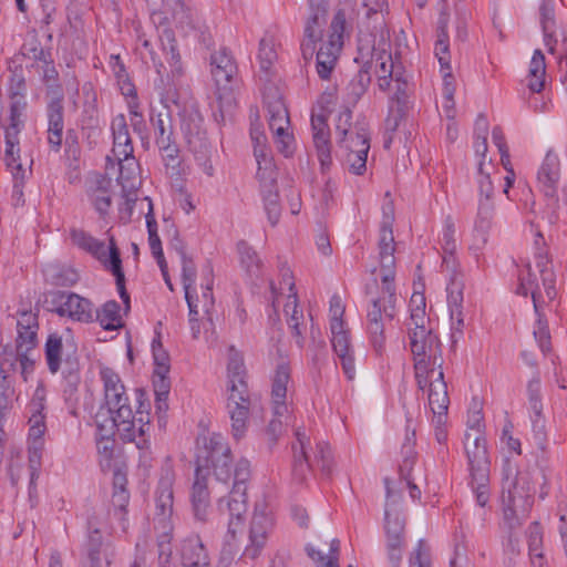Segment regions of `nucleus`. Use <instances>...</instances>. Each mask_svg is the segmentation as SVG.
<instances>
[{
    "label": "nucleus",
    "instance_id": "obj_1",
    "mask_svg": "<svg viewBox=\"0 0 567 567\" xmlns=\"http://www.w3.org/2000/svg\"><path fill=\"white\" fill-rule=\"evenodd\" d=\"M394 205L392 200L382 205V221L379 237V259L381 267V296L372 297L367 312V329L370 341L378 354L384 350V327L396 315L395 292V241L393 236Z\"/></svg>",
    "mask_w": 567,
    "mask_h": 567
},
{
    "label": "nucleus",
    "instance_id": "obj_2",
    "mask_svg": "<svg viewBox=\"0 0 567 567\" xmlns=\"http://www.w3.org/2000/svg\"><path fill=\"white\" fill-rule=\"evenodd\" d=\"M231 452L225 437L219 433H212L206 439L204 451L197 456L192 486L190 499L197 519H206L210 505L208 489L210 470L217 481L226 483L231 476Z\"/></svg>",
    "mask_w": 567,
    "mask_h": 567
},
{
    "label": "nucleus",
    "instance_id": "obj_3",
    "mask_svg": "<svg viewBox=\"0 0 567 567\" xmlns=\"http://www.w3.org/2000/svg\"><path fill=\"white\" fill-rule=\"evenodd\" d=\"M24 80L21 79L17 82L16 87H10V115L9 124L4 125V138H6V153L4 159L8 169L13 177V193L16 195H22V188L24 182L31 175V165L33 159L25 161L29 163V167L21 161L20 148H19V133L24 126V111L27 107V101L24 95Z\"/></svg>",
    "mask_w": 567,
    "mask_h": 567
},
{
    "label": "nucleus",
    "instance_id": "obj_4",
    "mask_svg": "<svg viewBox=\"0 0 567 567\" xmlns=\"http://www.w3.org/2000/svg\"><path fill=\"white\" fill-rule=\"evenodd\" d=\"M410 348L414 358V373L417 388L424 391L430 378L443 369L442 343L432 330L410 332Z\"/></svg>",
    "mask_w": 567,
    "mask_h": 567
},
{
    "label": "nucleus",
    "instance_id": "obj_5",
    "mask_svg": "<svg viewBox=\"0 0 567 567\" xmlns=\"http://www.w3.org/2000/svg\"><path fill=\"white\" fill-rule=\"evenodd\" d=\"M70 238L74 246L96 258L106 269L111 270L116 279V287L126 310L130 309V296L125 288V277L122 270L120 250L113 237H110L109 246L83 229L73 228Z\"/></svg>",
    "mask_w": 567,
    "mask_h": 567
},
{
    "label": "nucleus",
    "instance_id": "obj_6",
    "mask_svg": "<svg viewBox=\"0 0 567 567\" xmlns=\"http://www.w3.org/2000/svg\"><path fill=\"white\" fill-rule=\"evenodd\" d=\"M175 480L174 471L169 467L162 470L158 485L155 492V515L162 525L163 533L157 539V563L158 567H168L172 557V526L169 517L173 513V484Z\"/></svg>",
    "mask_w": 567,
    "mask_h": 567
},
{
    "label": "nucleus",
    "instance_id": "obj_7",
    "mask_svg": "<svg viewBox=\"0 0 567 567\" xmlns=\"http://www.w3.org/2000/svg\"><path fill=\"white\" fill-rule=\"evenodd\" d=\"M250 477V464L247 460L237 462L234 470V484L229 494L218 499L217 506L221 514L229 516L227 535L231 539L241 533L247 513V481Z\"/></svg>",
    "mask_w": 567,
    "mask_h": 567
},
{
    "label": "nucleus",
    "instance_id": "obj_8",
    "mask_svg": "<svg viewBox=\"0 0 567 567\" xmlns=\"http://www.w3.org/2000/svg\"><path fill=\"white\" fill-rule=\"evenodd\" d=\"M465 450L468 458L471 486L476 503L484 507L489 501V460L486 440L482 435L466 434Z\"/></svg>",
    "mask_w": 567,
    "mask_h": 567
},
{
    "label": "nucleus",
    "instance_id": "obj_9",
    "mask_svg": "<svg viewBox=\"0 0 567 567\" xmlns=\"http://www.w3.org/2000/svg\"><path fill=\"white\" fill-rule=\"evenodd\" d=\"M297 442L292 444V475L296 481L303 483L311 473L316 464L322 473L329 475L331 473L332 456L330 446L324 442H319L316 446L315 458L311 460L307 447L310 439L305 430L297 429L295 432Z\"/></svg>",
    "mask_w": 567,
    "mask_h": 567
},
{
    "label": "nucleus",
    "instance_id": "obj_10",
    "mask_svg": "<svg viewBox=\"0 0 567 567\" xmlns=\"http://www.w3.org/2000/svg\"><path fill=\"white\" fill-rule=\"evenodd\" d=\"M347 18L343 9L336 11L329 28L328 40L323 41L316 54V70L321 80H330L343 48Z\"/></svg>",
    "mask_w": 567,
    "mask_h": 567
},
{
    "label": "nucleus",
    "instance_id": "obj_11",
    "mask_svg": "<svg viewBox=\"0 0 567 567\" xmlns=\"http://www.w3.org/2000/svg\"><path fill=\"white\" fill-rule=\"evenodd\" d=\"M290 380V367L288 362L281 360L275 371L271 384V404L274 419L269 422L267 433L272 444L284 431V425L288 423V406L286 403L288 383Z\"/></svg>",
    "mask_w": 567,
    "mask_h": 567
},
{
    "label": "nucleus",
    "instance_id": "obj_12",
    "mask_svg": "<svg viewBox=\"0 0 567 567\" xmlns=\"http://www.w3.org/2000/svg\"><path fill=\"white\" fill-rule=\"evenodd\" d=\"M143 403L141 402L138 410L134 414L132 408L128 409L127 416H115L111 417L113 425L116 427L120 437L124 442L135 443L138 451L145 452V457L148 456V447H151L150 441V413L143 410Z\"/></svg>",
    "mask_w": 567,
    "mask_h": 567
},
{
    "label": "nucleus",
    "instance_id": "obj_13",
    "mask_svg": "<svg viewBox=\"0 0 567 567\" xmlns=\"http://www.w3.org/2000/svg\"><path fill=\"white\" fill-rule=\"evenodd\" d=\"M386 487L385 523L384 530L386 537V553L392 567H400L402 560V550L404 546L405 520L395 506H392L390 499L393 497L390 482L384 480Z\"/></svg>",
    "mask_w": 567,
    "mask_h": 567
},
{
    "label": "nucleus",
    "instance_id": "obj_14",
    "mask_svg": "<svg viewBox=\"0 0 567 567\" xmlns=\"http://www.w3.org/2000/svg\"><path fill=\"white\" fill-rule=\"evenodd\" d=\"M182 131L187 146L194 154L203 173L212 177L215 169L210 161V145L203 127V118L199 115L185 117L182 123Z\"/></svg>",
    "mask_w": 567,
    "mask_h": 567
},
{
    "label": "nucleus",
    "instance_id": "obj_15",
    "mask_svg": "<svg viewBox=\"0 0 567 567\" xmlns=\"http://www.w3.org/2000/svg\"><path fill=\"white\" fill-rule=\"evenodd\" d=\"M110 130L112 133V154L120 165V175L117 181L122 184L125 192V182L130 181V176L124 174L123 161L133 158L134 145L130 134L126 116L123 113L112 117Z\"/></svg>",
    "mask_w": 567,
    "mask_h": 567
},
{
    "label": "nucleus",
    "instance_id": "obj_16",
    "mask_svg": "<svg viewBox=\"0 0 567 567\" xmlns=\"http://www.w3.org/2000/svg\"><path fill=\"white\" fill-rule=\"evenodd\" d=\"M560 176V164L558 156L549 151L538 171L537 182L540 192L547 198V207L550 209L548 220L550 224L557 220L556 209L558 208L557 188Z\"/></svg>",
    "mask_w": 567,
    "mask_h": 567
},
{
    "label": "nucleus",
    "instance_id": "obj_17",
    "mask_svg": "<svg viewBox=\"0 0 567 567\" xmlns=\"http://www.w3.org/2000/svg\"><path fill=\"white\" fill-rule=\"evenodd\" d=\"M535 489L529 472H518L514 478L508 476L503 483L502 504L516 506L523 514L530 511L534 504Z\"/></svg>",
    "mask_w": 567,
    "mask_h": 567
},
{
    "label": "nucleus",
    "instance_id": "obj_18",
    "mask_svg": "<svg viewBox=\"0 0 567 567\" xmlns=\"http://www.w3.org/2000/svg\"><path fill=\"white\" fill-rule=\"evenodd\" d=\"M101 380L104 386V400L110 417L127 416L131 408L125 386L120 375L111 368H102L100 371Z\"/></svg>",
    "mask_w": 567,
    "mask_h": 567
},
{
    "label": "nucleus",
    "instance_id": "obj_19",
    "mask_svg": "<svg viewBox=\"0 0 567 567\" xmlns=\"http://www.w3.org/2000/svg\"><path fill=\"white\" fill-rule=\"evenodd\" d=\"M64 94L61 86L47 91L48 142L58 152L62 145L64 128Z\"/></svg>",
    "mask_w": 567,
    "mask_h": 567
},
{
    "label": "nucleus",
    "instance_id": "obj_20",
    "mask_svg": "<svg viewBox=\"0 0 567 567\" xmlns=\"http://www.w3.org/2000/svg\"><path fill=\"white\" fill-rule=\"evenodd\" d=\"M442 269L449 277L446 292L451 318L456 319L457 324L462 326L463 318L461 308L463 303L464 282L462 275L457 272V260L455 258V252L443 255Z\"/></svg>",
    "mask_w": 567,
    "mask_h": 567
},
{
    "label": "nucleus",
    "instance_id": "obj_21",
    "mask_svg": "<svg viewBox=\"0 0 567 567\" xmlns=\"http://www.w3.org/2000/svg\"><path fill=\"white\" fill-rule=\"evenodd\" d=\"M52 311L61 317H69L73 320L90 322L93 319L92 302L76 293L58 291L51 300Z\"/></svg>",
    "mask_w": 567,
    "mask_h": 567
},
{
    "label": "nucleus",
    "instance_id": "obj_22",
    "mask_svg": "<svg viewBox=\"0 0 567 567\" xmlns=\"http://www.w3.org/2000/svg\"><path fill=\"white\" fill-rule=\"evenodd\" d=\"M250 406L249 390L240 385L237 392H229L227 409L231 421V433L236 440L244 437L247 432Z\"/></svg>",
    "mask_w": 567,
    "mask_h": 567
},
{
    "label": "nucleus",
    "instance_id": "obj_23",
    "mask_svg": "<svg viewBox=\"0 0 567 567\" xmlns=\"http://www.w3.org/2000/svg\"><path fill=\"white\" fill-rule=\"evenodd\" d=\"M272 527V520L265 509L256 508L250 522L249 544L246 546L244 556L256 559L264 548L268 533Z\"/></svg>",
    "mask_w": 567,
    "mask_h": 567
},
{
    "label": "nucleus",
    "instance_id": "obj_24",
    "mask_svg": "<svg viewBox=\"0 0 567 567\" xmlns=\"http://www.w3.org/2000/svg\"><path fill=\"white\" fill-rule=\"evenodd\" d=\"M313 145L322 171H328L332 164L330 131L327 116L323 113L311 115Z\"/></svg>",
    "mask_w": 567,
    "mask_h": 567
},
{
    "label": "nucleus",
    "instance_id": "obj_25",
    "mask_svg": "<svg viewBox=\"0 0 567 567\" xmlns=\"http://www.w3.org/2000/svg\"><path fill=\"white\" fill-rule=\"evenodd\" d=\"M328 13L309 11L300 50L305 61H310L316 52V45L322 40L323 28L327 24Z\"/></svg>",
    "mask_w": 567,
    "mask_h": 567
},
{
    "label": "nucleus",
    "instance_id": "obj_26",
    "mask_svg": "<svg viewBox=\"0 0 567 567\" xmlns=\"http://www.w3.org/2000/svg\"><path fill=\"white\" fill-rule=\"evenodd\" d=\"M210 72L221 101L223 94L220 91H227V85L231 83L234 76L237 74V65L229 52L225 49H220L210 55Z\"/></svg>",
    "mask_w": 567,
    "mask_h": 567
},
{
    "label": "nucleus",
    "instance_id": "obj_27",
    "mask_svg": "<svg viewBox=\"0 0 567 567\" xmlns=\"http://www.w3.org/2000/svg\"><path fill=\"white\" fill-rule=\"evenodd\" d=\"M257 144L254 154L257 161V178L260 183L261 193L266 190L277 189L278 172L274 158L267 151L266 146L261 144L259 137H255Z\"/></svg>",
    "mask_w": 567,
    "mask_h": 567
},
{
    "label": "nucleus",
    "instance_id": "obj_28",
    "mask_svg": "<svg viewBox=\"0 0 567 567\" xmlns=\"http://www.w3.org/2000/svg\"><path fill=\"white\" fill-rule=\"evenodd\" d=\"M182 567H210V558L197 535L186 537L178 548Z\"/></svg>",
    "mask_w": 567,
    "mask_h": 567
},
{
    "label": "nucleus",
    "instance_id": "obj_29",
    "mask_svg": "<svg viewBox=\"0 0 567 567\" xmlns=\"http://www.w3.org/2000/svg\"><path fill=\"white\" fill-rule=\"evenodd\" d=\"M38 316L32 311H22L17 321L16 350H34L38 344Z\"/></svg>",
    "mask_w": 567,
    "mask_h": 567
},
{
    "label": "nucleus",
    "instance_id": "obj_30",
    "mask_svg": "<svg viewBox=\"0 0 567 567\" xmlns=\"http://www.w3.org/2000/svg\"><path fill=\"white\" fill-rule=\"evenodd\" d=\"M426 388L429 389V405L432 412L439 416L445 414L447 412L450 399L443 369L437 370L434 373V377L430 378Z\"/></svg>",
    "mask_w": 567,
    "mask_h": 567
},
{
    "label": "nucleus",
    "instance_id": "obj_31",
    "mask_svg": "<svg viewBox=\"0 0 567 567\" xmlns=\"http://www.w3.org/2000/svg\"><path fill=\"white\" fill-rule=\"evenodd\" d=\"M493 200L480 198L477 217L474 226L475 249H482L486 245L488 240V233L493 225Z\"/></svg>",
    "mask_w": 567,
    "mask_h": 567
},
{
    "label": "nucleus",
    "instance_id": "obj_32",
    "mask_svg": "<svg viewBox=\"0 0 567 567\" xmlns=\"http://www.w3.org/2000/svg\"><path fill=\"white\" fill-rule=\"evenodd\" d=\"M85 553L89 559V565H102L104 560L110 565L109 545L104 543L101 530L93 528L91 522L89 523V534L85 543Z\"/></svg>",
    "mask_w": 567,
    "mask_h": 567
},
{
    "label": "nucleus",
    "instance_id": "obj_33",
    "mask_svg": "<svg viewBox=\"0 0 567 567\" xmlns=\"http://www.w3.org/2000/svg\"><path fill=\"white\" fill-rule=\"evenodd\" d=\"M339 146L343 150L344 165L348 171L355 175H362L367 169V157L370 146H367L364 141H359L357 148H353L350 142Z\"/></svg>",
    "mask_w": 567,
    "mask_h": 567
},
{
    "label": "nucleus",
    "instance_id": "obj_34",
    "mask_svg": "<svg viewBox=\"0 0 567 567\" xmlns=\"http://www.w3.org/2000/svg\"><path fill=\"white\" fill-rule=\"evenodd\" d=\"M227 377H228V393L237 392L238 388L243 385L245 390H248L246 381V368L244 364L243 355L235 350L234 347L229 348L228 363H227Z\"/></svg>",
    "mask_w": 567,
    "mask_h": 567
},
{
    "label": "nucleus",
    "instance_id": "obj_35",
    "mask_svg": "<svg viewBox=\"0 0 567 567\" xmlns=\"http://www.w3.org/2000/svg\"><path fill=\"white\" fill-rule=\"evenodd\" d=\"M373 56L375 73L378 75V86L381 91L388 92L391 89L394 73H396V70H402V68L394 65L391 53L385 50L375 52Z\"/></svg>",
    "mask_w": 567,
    "mask_h": 567
},
{
    "label": "nucleus",
    "instance_id": "obj_36",
    "mask_svg": "<svg viewBox=\"0 0 567 567\" xmlns=\"http://www.w3.org/2000/svg\"><path fill=\"white\" fill-rule=\"evenodd\" d=\"M146 203L147 213H146V227L148 233V244L152 251V255L156 259L159 268H165V258L163 254L162 243L159 236L157 234V223L153 212V203L148 197H145L141 200V205Z\"/></svg>",
    "mask_w": 567,
    "mask_h": 567
},
{
    "label": "nucleus",
    "instance_id": "obj_37",
    "mask_svg": "<svg viewBox=\"0 0 567 567\" xmlns=\"http://www.w3.org/2000/svg\"><path fill=\"white\" fill-rule=\"evenodd\" d=\"M528 554L534 567H544L546 560L543 554V528L538 522H533L526 532Z\"/></svg>",
    "mask_w": 567,
    "mask_h": 567
},
{
    "label": "nucleus",
    "instance_id": "obj_38",
    "mask_svg": "<svg viewBox=\"0 0 567 567\" xmlns=\"http://www.w3.org/2000/svg\"><path fill=\"white\" fill-rule=\"evenodd\" d=\"M159 39L163 51L166 54V60L171 66L172 78L175 79L181 76L183 73V68L174 32L166 28L159 35Z\"/></svg>",
    "mask_w": 567,
    "mask_h": 567
},
{
    "label": "nucleus",
    "instance_id": "obj_39",
    "mask_svg": "<svg viewBox=\"0 0 567 567\" xmlns=\"http://www.w3.org/2000/svg\"><path fill=\"white\" fill-rule=\"evenodd\" d=\"M284 312L287 317V323L291 329L293 337L296 338V342L298 347L303 346V336L300 329V324L303 320V313L298 309V296L290 293L287 295V301L284 306Z\"/></svg>",
    "mask_w": 567,
    "mask_h": 567
},
{
    "label": "nucleus",
    "instance_id": "obj_40",
    "mask_svg": "<svg viewBox=\"0 0 567 567\" xmlns=\"http://www.w3.org/2000/svg\"><path fill=\"white\" fill-rule=\"evenodd\" d=\"M519 285L517 287V293L527 296L532 295L534 307L538 312V299L542 297V289L538 282L536 274L532 271L530 265H526L518 274Z\"/></svg>",
    "mask_w": 567,
    "mask_h": 567
},
{
    "label": "nucleus",
    "instance_id": "obj_41",
    "mask_svg": "<svg viewBox=\"0 0 567 567\" xmlns=\"http://www.w3.org/2000/svg\"><path fill=\"white\" fill-rule=\"evenodd\" d=\"M269 128L274 133L275 142L278 150L288 156L291 151L292 135L289 133L290 118L289 116L268 120Z\"/></svg>",
    "mask_w": 567,
    "mask_h": 567
},
{
    "label": "nucleus",
    "instance_id": "obj_42",
    "mask_svg": "<svg viewBox=\"0 0 567 567\" xmlns=\"http://www.w3.org/2000/svg\"><path fill=\"white\" fill-rule=\"evenodd\" d=\"M44 355L49 371L55 374L62 363L63 340L61 336L58 333L49 334L44 347Z\"/></svg>",
    "mask_w": 567,
    "mask_h": 567
},
{
    "label": "nucleus",
    "instance_id": "obj_43",
    "mask_svg": "<svg viewBox=\"0 0 567 567\" xmlns=\"http://www.w3.org/2000/svg\"><path fill=\"white\" fill-rule=\"evenodd\" d=\"M65 364L68 365V373L64 378L63 395L69 406L74 408L79 401L78 386L80 383L78 362L66 357Z\"/></svg>",
    "mask_w": 567,
    "mask_h": 567
},
{
    "label": "nucleus",
    "instance_id": "obj_44",
    "mask_svg": "<svg viewBox=\"0 0 567 567\" xmlns=\"http://www.w3.org/2000/svg\"><path fill=\"white\" fill-rule=\"evenodd\" d=\"M166 174L171 177H178L182 175V157L181 151L176 142L168 145L157 146Z\"/></svg>",
    "mask_w": 567,
    "mask_h": 567
},
{
    "label": "nucleus",
    "instance_id": "obj_45",
    "mask_svg": "<svg viewBox=\"0 0 567 567\" xmlns=\"http://www.w3.org/2000/svg\"><path fill=\"white\" fill-rule=\"evenodd\" d=\"M414 442H415V430L412 429L410 432V424L406 425V436L405 442L402 445V455L403 461L400 465V474L403 480H410L413 477L412 470L416 461V453L414 451Z\"/></svg>",
    "mask_w": 567,
    "mask_h": 567
},
{
    "label": "nucleus",
    "instance_id": "obj_46",
    "mask_svg": "<svg viewBox=\"0 0 567 567\" xmlns=\"http://www.w3.org/2000/svg\"><path fill=\"white\" fill-rule=\"evenodd\" d=\"M151 123L154 127L156 146L175 142L172 117L168 113H158L156 116H152Z\"/></svg>",
    "mask_w": 567,
    "mask_h": 567
},
{
    "label": "nucleus",
    "instance_id": "obj_47",
    "mask_svg": "<svg viewBox=\"0 0 567 567\" xmlns=\"http://www.w3.org/2000/svg\"><path fill=\"white\" fill-rule=\"evenodd\" d=\"M280 276L281 280L279 282V287H277L274 281H270V291L272 299L271 306L276 313L280 305V299L285 296L286 290L288 291V295H297L292 271L288 267H282L280 269Z\"/></svg>",
    "mask_w": 567,
    "mask_h": 567
},
{
    "label": "nucleus",
    "instance_id": "obj_48",
    "mask_svg": "<svg viewBox=\"0 0 567 567\" xmlns=\"http://www.w3.org/2000/svg\"><path fill=\"white\" fill-rule=\"evenodd\" d=\"M434 53L439 59L442 71H451L450 43L445 19L439 21Z\"/></svg>",
    "mask_w": 567,
    "mask_h": 567
},
{
    "label": "nucleus",
    "instance_id": "obj_49",
    "mask_svg": "<svg viewBox=\"0 0 567 567\" xmlns=\"http://www.w3.org/2000/svg\"><path fill=\"white\" fill-rule=\"evenodd\" d=\"M38 406L39 408L35 410V412L32 413V415L29 419L30 429L28 442L29 445L44 446L43 435L47 430L45 416L42 413L44 404L39 403Z\"/></svg>",
    "mask_w": 567,
    "mask_h": 567
},
{
    "label": "nucleus",
    "instance_id": "obj_50",
    "mask_svg": "<svg viewBox=\"0 0 567 567\" xmlns=\"http://www.w3.org/2000/svg\"><path fill=\"white\" fill-rule=\"evenodd\" d=\"M339 549H340V542L336 538H333L330 543V549L329 554L326 556L322 554V551L317 550L311 544L306 545V553L307 555L316 563H319L318 567H339L338 559H339Z\"/></svg>",
    "mask_w": 567,
    "mask_h": 567
},
{
    "label": "nucleus",
    "instance_id": "obj_51",
    "mask_svg": "<svg viewBox=\"0 0 567 567\" xmlns=\"http://www.w3.org/2000/svg\"><path fill=\"white\" fill-rule=\"evenodd\" d=\"M96 318L105 330H115L122 326L120 316V305L115 300L104 303L100 311H96Z\"/></svg>",
    "mask_w": 567,
    "mask_h": 567
},
{
    "label": "nucleus",
    "instance_id": "obj_52",
    "mask_svg": "<svg viewBox=\"0 0 567 567\" xmlns=\"http://www.w3.org/2000/svg\"><path fill=\"white\" fill-rule=\"evenodd\" d=\"M530 511L525 514L516 506L503 504V529L504 532H518L529 516Z\"/></svg>",
    "mask_w": 567,
    "mask_h": 567
},
{
    "label": "nucleus",
    "instance_id": "obj_53",
    "mask_svg": "<svg viewBox=\"0 0 567 567\" xmlns=\"http://www.w3.org/2000/svg\"><path fill=\"white\" fill-rule=\"evenodd\" d=\"M172 21L176 28H179L185 33L195 29L194 12L179 0L175 1V7L172 11Z\"/></svg>",
    "mask_w": 567,
    "mask_h": 567
},
{
    "label": "nucleus",
    "instance_id": "obj_54",
    "mask_svg": "<svg viewBox=\"0 0 567 567\" xmlns=\"http://www.w3.org/2000/svg\"><path fill=\"white\" fill-rule=\"evenodd\" d=\"M258 60L260 69L268 72L277 60L275 49V39L271 35H265L259 42Z\"/></svg>",
    "mask_w": 567,
    "mask_h": 567
},
{
    "label": "nucleus",
    "instance_id": "obj_55",
    "mask_svg": "<svg viewBox=\"0 0 567 567\" xmlns=\"http://www.w3.org/2000/svg\"><path fill=\"white\" fill-rule=\"evenodd\" d=\"M412 303H416V307L411 310V323L410 332H416L417 330H429L425 327V298L423 295H413L411 298Z\"/></svg>",
    "mask_w": 567,
    "mask_h": 567
},
{
    "label": "nucleus",
    "instance_id": "obj_56",
    "mask_svg": "<svg viewBox=\"0 0 567 567\" xmlns=\"http://www.w3.org/2000/svg\"><path fill=\"white\" fill-rule=\"evenodd\" d=\"M96 449L102 471H110L113 466L115 441L103 436L96 441Z\"/></svg>",
    "mask_w": 567,
    "mask_h": 567
},
{
    "label": "nucleus",
    "instance_id": "obj_57",
    "mask_svg": "<svg viewBox=\"0 0 567 567\" xmlns=\"http://www.w3.org/2000/svg\"><path fill=\"white\" fill-rule=\"evenodd\" d=\"M331 343L336 354L351 351L349 331L344 328V323H334L330 327Z\"/></svg>",
    "mask_w": 567,
    "mask_h": 567
},
{
    "label": "nucleus",
    "instance_id": "obj_58",
    "mask_svg": "<svg viewBox=\"0 0 567 567\" xmlns=\"http://www.w3.org/2000/svg\"><path fill=\"white\" fill-rule=\"evenodd\" d=\"M265 105L268 113V120L289 116L287 106L277 90L265 95Z\"/></svg>",
    "mask_w": 567,
    "mask_h": 567
},
{
    "label": "nucleus",
    "instance_id": "obj_59",
    "mask_svg": "<svg viewBox=\"0 0 567 567\" xmlns=\"http://www.w3.org/2000/svg\"><path fill=\"white\" fill-rule=\"evenodd\" d=\"M503 548L506 556V567H515V558L520 555L518 532H505Z\"/></svg>",
    "mask_w": 567,
    "mask_h": 567
},
{
    "label": "nucleus",
    "instance_id": "obj_60",
    "mask_svg": "<svg viewBox=\"0 0 567 567\" xmlns=\"http://www.w3.org/2000/svg\"><path fill=\"white\" fill-rule=\"evenodd\" d=\"M261 194L268 220L271 226H276L281 215L278 189L266 190V193Z\"/></svg>",
    "mask_w": 567,
    "mask_h": 567
},
{
    "label": "nucleus",
    "instance_id": "obj_61",
    "mask_svg": "<svg viewBox=\"0 0 567 567\" xmlns=\"http://www.w3.org/2000/svg\"><path fill=\"white\" fill-rule=\"evenodd\" d=\"M352 112L349 109L341 111L336 120V137L338 145L348 142L349 133L354 131L351 122Z\"/></svg>",
    "mask_w": 567,
    "mask_h": 567
},
{
    "label": "nucleus",
    "instance_id": "obj_62",
    "mask_svg": "<svg viewBox=\"0 0 567 567\" xmlns=\"http://www.w3.org/2000/svg\"><path fill=\"white\" fill-rule=\"evenodd\" d=\"M409 81L403 70H396L392 80L391 89L393 92L392 100H395L399 104L406 103L408 100Z\"/></svg>",
    "mask_w": 567,
    "mask_h": 567
},
{
    "label": "nucleus",
    "instance_id": "obj_63",
    "mask_svg": "<svg viewBox=\"0 0 567 567\" xmlns=\"http://www.w3.org/2000/svg\"><path fill=\"white\" fill-rule=\"evenodd\" d=\"M464 538V535H462L460 539L456 538L453 556L450 560V567H473L467 555V548Z\"/></svg>",
    "mask_w": 567,
    "mask_h": 567
},
{
    "label": "nucleus",
    "instance_id": "obj_64",
    "mask_svg": "<svg viewBox=\"0 0 567 567\" xmlns=\"http://www.w3.org/2000/svg\"><path fill=\"white\" fill-rule=\"evenodd\" d=\"M409 567H431L429 547L424 540H419L409 558Z\"/></svg>",
    "mask_w": 567,
    "mask_h": 567
}]
</instances>
